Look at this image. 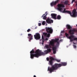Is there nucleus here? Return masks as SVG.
Here are the masks:
<instances>
[{
    "instance_id": "nucleus-1",
    "label": "nucleus",
    "mask_w": 77,
    "mask_h": 77,
    "mask_svg": "<svg viewBox=\"0 0 77 77\" xmlns=\"http://www.w3.org/2000/svg\"><path fill=\"white\" fill-rule=\"evenodd\" d=\"M66 65L67 63L66 62H61V64L55 63L50 68L48 67V71H49L50 73H51L52 72H54V71L57 69L58 68H60L62 66H66Z\"/></svg>"
},
{
    "instance_id": "nucleus-2",
    "label": "nucleus",
    "mask_w": 77,
    "mask_h": 77,
    "mask_svg": "<svg viewBox=\"0 0 77 77\" xmlns=\"http://www.w3.org/2000/svg\"><path fill=\"white\" fill-rule=\"evenodd\" d=\"M34 53L35 54H34ZM30 54L31 59H33L34 57L37 58L39 57V56L45 54L44 53L42 52L41 51L39 50V49H37L35 52L34 50L32 49V50L30 51Z\"/></svg>"
},
{
    "instance_id": "nucleus-3",
    "label": "nucleus",
    "mask_w": 77,
    "mask_h": 77,
    "mask_svg": "<svg viewBox=\"0 0 77 77\" xmlns=\"http://www.w3.org/2000/svg\"><path fill=\"white\" fill-rule=\"evenodd\" d=\"M46 30L47 33H44L43 35L46 37L49 38L50 36V34H51L53 33V29L51 27H46Z\"/></svg>"
},
{
    "instance_id": "nucleus-4",
    "label": "nucleus",
    "mask_w": 77,
    "mask_h": 77,
    "mask_svg": "<svg viewBox=\"0 0 77 77\" xmlns=\"http://www.w3.org/2000/svg\"><path fill=\"white\" fill-rule=\"evenodd\" d=\"M59 42V39H56L55 40H52L50 42V44L52 47H54V42Z\"/></svg>"
},
{
    "instance_id": "nucleus-5",
    "label": "nucleus",
    "mask_w": 77,
    "mask_h": 77,
    "mask_svg": "<svg viewBox=\"0 0 77 77\" xmlns=\"http://www.w3.org/2000/svg\"><path fill=\"white\" fill-rule=\"evenodd\" d=\"M57 43L56 44V45L54 47H52V50H53V54H56V50H57V46L59 45V42H57Z\"/></svg>"
},
{
    "instance_id": "nucleus-6",
    "label": "nucleus",
    "mask_w": 77,
    "mask_h": 77,
    "mask_svg": "<svg viewBox=\"0 0 77 77\" xmlns=\"http://www.w3.org/2000/svg\"><path fill=\"white\" fill-rule=\"evenodd\" d=\"M34 38L36 40H38L41 38V35L39 33H36L35 35H34Z\"/></svg>"
},
{
    "instance_id": "nucleus-7",
    "label": "nucleus",
    "mask_w": 77,
    "mask_h": 77,
    "mask_svg": "<svg viewBox=\"0 0 77 77\" xmlns=\"http://www.w3.org/2000/svg\"><path fill=\"white\" fill-rule=\"evenodd\" d=\"M57 6L58 7V10L61 11L62 9V8L65 7V5L63 4H59Z\"/></svg>"
},
{
    "instance_id": "nucleus-8",
    "label": "nucleus",
    "mask_w": 77,
    "mask_h": 77,
    "mask_svg": "<svg viewBox=\"0 0 77 77\" xmlns=\"http://www.w3.org/2000/svg\"><path fill=\"white\" fill-rule=\"evenodd\" d=\"M50 59H51V60L49 61V65H51V66H52L51 67H52V66H53V60H54V59L53 58V57H50Z\"/></svg>"
},
{
    "instance_id": "nucleus-9",
    "label": "nucleus",
    "mask_w": 77,
    "mask_h": 77,
    "mask_svg": "<svg viewBox=\"0 0 77 77\" xmlns=\"http://www.w3.org/2000/svg\"><path fill=\"white\" fill-rule=\"evenodd\" d=\"M46 22L48 24H51L53 23V20L48 18L46 20Z\"/></svg>"
},
{
    "instance_id": "nucleus-10",
    "label": "nucleus",
    "mask_w": 77,
    "mask_h": 77,
    "mask_svg": "<svg viewBox=\"0 0 77 77\" xmlns=\"http://www.w3.org/2000/svg\"><path fill=\"white\" fill-rule=\"evenodd\" d=\"M63 13H67L69 14H70V15H71V12L70 11H66V9L64 8V10L62 11Z\"/></svg>"
},
{
    "instance_id": "nucleus-11",
    "label": "nucleus",
    "mask_w": 77,
    "mask_h": 77,
    "mask_svg": "<svg viewBox=\"0 0 77 77\" xmlns=\"http://www.w3.org/2000/svg\"><path fill=\"white\" fill-rule=\"evenodd\" d=\"M51 17H52V18L53 19H54V20H56L57 18H56V16H57V14H51Z\"/></svg>"
},
{
    "instance_id": "nucleus-12",
    "label": "nucleus",
    "mask_w": 77,
    "mask_h": 77,
    "mask_svg": "<svg viewBox=\"0 0 77 77\" xmlns=\"http://www.w3.org/2000/svg\"><path fill=\"white\" fill-rule=\"evenodd\" d=\"M44 53L45 54H48L49 53L51 52V49H47V50H45L44 51Z\"/></svg>"
},
{
    "instance_id": "nucleus-13",
    "label": "nucleus",
    "mask_w": 77,
    "mask_h": 77,
    "mask_svg": "<svg viewBox=\"0 0 77 77\" xmlns=\"http://www.w3.org/2000/svg\"><path fill=\"white\" fill-rule=\"evenodd\" d=\"M57 3V2L56 1L55 2H52L51 3V6H53L56 5Z\"/></svg>"
},
{
    "instance_id": "nucleus-14",
    "label": "nucleus",
    "mask_w": 77,
    "mask_h": 77,
    "mask_svg": "<svg viewBox=\"0 0 77 77\" xmlns=\"http://www.w3.org/2000/svg\"><path fill=\"white\" fill-rule=\"evenodd\" d=\"M28 35L29 37V40L33 39V35L31 34H28Z\"/></svg>"
},
{
    "instance_id": "nucleus-15",
    "label": "nucleus",
    "mask_w": 77,
    "mask_h": 77,
    "mask_svg": "<svg viewBox=\"0 0 77 77\" xmlns=\"http://www.w3.org/2000/svg\"><path fill=\"white\" fill-rule=\"evenodd\" d=\"M67 29H71V26L67 24L66 26Z\"/></svg>"
},
{
    "instance_id": "nucleus-16",
    "label": "nucleus",
    "mask_w": 77,
    "mask_h": 77,
    "mask_svg": "<svg viewBox=\"0 0 77 77\" xmlns=\"http://www.w3.org/2000/svg\"><path fill=\"white\" fill-rule=\"evenodd\" d=\"M73 14L72 15L71 14V16L72 17H77V14H76V13H72Z\"/></svg>"
},
{
    "instance_id": "nucleus-17",
    "label": "nucleus",
    "mask_w": 77,
    "mask_h": 77,
    "mask_svg": "<svg viewBox=\"0 0 77 77\" xmlns=\"http://www.w3.org/2000/svg\"><path fill=\"white\" fill-rule=\"evenodd\" d=\"M44 15H45V14H43L42 16V18L43 17V20H46L47 19V16Z\"/></svg>"
},
{
    "instance_id": "nucleus-18",
    "label": "nucleus",
    "mask_w": 77,
    "mask_h": 77,
    "mask_svg": "<svg viewBox=\"0 0 77 77\" xmlns=\"http://www.w3.org/2000/svg\"><path fill=\"white\" fill-rule=\"evenodd\" d=\"M56 18L57 20H60V19H61V16H60V15H58Z\"/></svg>"
},
{
    "instance_id": "nucleus-19",
    "label": "nucleus",
    "mask_w": 77,
    "mask_h": 77,
    "mask_svg": "<svg viewBox=\"0 0 77 77\" xmlns=\"http://www.w3.org/2000/svg\"><path fill=\"white\" fill-rule=\"evenodd\" d=\"M68 1H65L64 2V5H67V4H68Z\"/></svg>"
},
{
    "instance_id": "nucleus-20",
    "label": "nucleus",
    "mask_w": 77,
    "mask_h": 77,
    "mask_svg": "<svg viewBox=\"0 0 77 77\" xmlns=\"http://www.w3.org/2000/svg\"><path fill=\"white\" fill-rule=\"evenodd\" d=\"M45 47L47 49H48V48L49 49V45H45Z\"/></svg>"
},
{
    "instance_id": "nucleus-21",
    "label": "nucleus",
    "mask_w": 77,
    "mask_h": 77,
    "mask_svg": "<svg viewBox=\"0 0 77 77\" xmlns=\"http://www.w3.org/2000/svg\"><path fill=\"white\" fill-rule=\"evenodd\" d=\"M45 24V21H43L42 22V25H43V26Z\"/></svg>"
},
{
    "instance_id": "nucleus-22",
    "label": "nucleus",
    "mask_w": 77,
    "mask_h": 77,
    "mask_svg": "<svg viewBox=\"0 0 77 77\" xmlns=\"http://www.w3.org/2000/svg\"><path fill=\"white\" fill-rule=\"evenodd\" d=\"M72 13H76V10L75 9H74L72 11Z\"/></svg>"
},
{
    "instance_id": "nucleus-23",
    "label": "nucleus",
    "mask_w": 77,
    "mask_h": 77,
    "mask_svg": "<svg viewBox=\"0 0 77 77\" xmlns=\"http://www.w3.org/2000/svg\"><path fill=\"white\" fill-rule=\"evenodd\" d=\"M56 61L57 62H60V60H56Z\"/></svg>"
},
{
    "instance_id": "nucleus-24",
    "label": "nucleus",
    "mask_w": 77,
    "mask_h": 77,
    "mask_svg": "<svg viewBox=\"0 0 77 77\" xmlns=\"http://www.w3.org/2000/svg\"><path fill=\"white\" fill-rule=\"evenodd\" d=\"M73 47L74 48H77V46L75 45H73Z\"/></svg>"
},
{
    "instance_id": "nucleus-25",
    "label": "nucleus",
    "mask_w": 77,
    "mask_h": 77,
    "mask_svg": "<svg viewBox=\"0 0 77 77\" xmlns=\"http://www.w3.org/2000/svg\"><path fill=\"white\" fill-rule=\"evenodd\" d=\"M49 49H50V48H51V45L50 44V43H49Z\"/></svg>"
},
{
    "instance_id": "nucleus-26",
    "label": "nucleus",
    "mask_w": 77,
    "mask_h": 77,
    "mask_svg": "<svg viewBox=\"0 0 77 77\" xmlns=\"http://www.w3.org/2000/svg\"><path fill=\"white\" fill-rule=\"evenodd\" d=\"M31 31V30L30 29H28L27 30V32H29L30 31Z\"/></svg>"
},
{
    "instance_id": "nucleus-27",
    "label": "nucleus",
    "mask_w": 77,
    "mask_h": 77,
    "mask_svg": "<svg viewBox=\"0 0 77 77\" xmlns=\"http://www.w3.org/2000/svg\"><path fill=\"white\" fill-rule=\"evenodd\" d=\"M45 15H46V16H47V15L48 14V13H47V12H46L45 13Z\"/></svg>"
},
{
    "instance_id": "nucleus-28",
    "label": "nucleus",
    "mask_w": 77,
    "mask_h": 77,
    "mask_svg": "<svg viewBox=\"0 0 77 77\" xmlns=\"http://www.w3.org/2000/svg\"><path fill=\"white\" fill-rule=\"evenodd\" d=\"M42 39H43V40H44V36L43 35H42Z\"/></svg>"
},
{
    "instance_id": "nucleus-29",
    "label": "nucleus",
    "mask_w": 77,
    "mask_h": 77,
    "mask_svg": "<svg viewBox=\"0 0 77 77\" xmlns=\"http://www.w3.org/2000/svg\"><path fill=\"white\" fill-rule=\"evenodd\" d=\"M46 60H47V61H49V58H48V57H47L46 58Z\"/></svg>"
},
{
    "instance_id": "nucleus-30",
    "label": "nucleus",
    "mask_w": 77,
    "mask_h": 77,
    "mask_svg": "<svg viewBox=\"0 0 77 77\" xmlns=\"http://www.w3.org/2000/svg\"><path fill=\"white\" fill-rule=\"evenodd\" d=\"M75 1V0H72L71 3H74V2Z\"/></svg>"
},
{
    "instance_id": "nucleus-31",
    "label": "nucleus",
    "mask_w": 77,
    "mask_h": 77,
    "mask_svg": "<svg viewBox=\"0 0 77 77\" xmlns=\"http://www.w3.org/2000/svg\"><path fill=\"white\" fill-rule=\"evenodd\" d=\"M41 26V23H38V26Z\"/></svg>"
},
{
    "instance_id": "nucleus-32",
    "label": "nucleus",
    "mask_w": 77,
    "mask_h": 77,
    "mask_svg": "<svg viewBox=\"0 0 77 77\" xmlns=\"http://www.w3.org/2000/svg\"><path fill=\"white\" fill-rule=\"evenodd\" d=\"M64 32H65V31H61V33H63Z\"/></svg>"
},
{
    "instance_id": "nucleus-33",
    "label": "nucleus",
    "mask_w": 77,
    "mask_h": 77,
    "mask_svg": "<svg viewBox=\"0 0 77 77\" xmlns=\"http://www.w3.org/2000/svg\"><path fill=\"white\" fill-rule=\"evenodd\" d=\"M59 0H57L56 1V2H57V3H58V2H59L60 1Z\"/></svg>"
},
{
    "instance_id": "nucleus-34",
    "label": "nucleus",
    "mask_w": 77,
    "mask_h": 77,
    "mask_svg": "<svg viewBox=\"0 0 77 77\" xmlns=\"http://www.w3.org/2000/svg\"><path fill=\"white\" fill-rule=\"evenodd\" d=\"M45 40H46V41H47V40H48V38H46L45 39Z\"/></svg>"
},
{
    "instance_id": "nucleus-35",
    "label": "nucleus",
    "mask_w": 77,
    "mask_h": 77,
    "mask_svg": "<svg viewBox=\"0 0 77 77\" xmlns=\"http://www.w3.org/2000/svg\"><path fill=\"white\" fill-rule=\"evenodd\" d=\"M42 42H44V40H43L42 41Z\"/></svg>"
},
{
    "instance_id": "nucleus-36",
    "label": "nucleus",
    "mask_w": 77,
    "mask_h": 77,
    "mask_svg": "<svg viewBox=\"0 0 77 77\" xmlns=\"http://www.w3.org/2000/svg\"><path fill=\"white\" fill-rule=\"evenodd\" d=\"M33 77H36V75H34Z\"/></svg>"
},
{
    "instance_id": "nucleus-37",
    "label": "nucleus",
    "mask_w": 77,
    "mask_h": 77,
    "mask_svg": "<svg viewBox=\"0 0 77 77\" xmlns=\"http://www.w3.org/2000/svg\"><path fill=\"white\" fill-rule=\"evenodd\" d=\"M42 45H43V44H44V42H42Z\"/></svg>"
},
{
    "instance_id": "nucleus-38",
    "label": "nucleus",
    "mask_w": 77,
    "mask_h": 77,
    "mask_svg": "<svg viewBox=\"0 0 77 77\" xmlns=\"http://www.w3.org/2000/svg\"><path fill=\"white\" fill-rule=\"evenodd\" d=\"M73 44H75V43H74V42H73Z\"/></svg>"
},
{
    "instance_id": "nucleus-39",
    "label": "nucleus",
    "mask_w": 77,
    "mask_h": 77,
    "mask_svg": "<svg viewBox=\"0 0 77 77\" xmlns=\"http://www.w3.org/2000/svg\"><path fill=\"white\" fill-rule=\"evenodd\" d=\"M29 42H30L31 41H30V40H29Z\"/></svg>"
},
{
    "instance_id": "nucleus-40",
    "label": "nucleus",
    "mask_w": 77,
    "mask_h": 77,
    "mask_svg": "<svg viewBox=\"0 0 77 77\" xmlns=\"http://www.w3.org/2000/svg\"><path fill=\"white\" fill-rule=\"evenodd\" d=\"M28 38H29V37H28Z\"/></svg>"
}]
</instances>
